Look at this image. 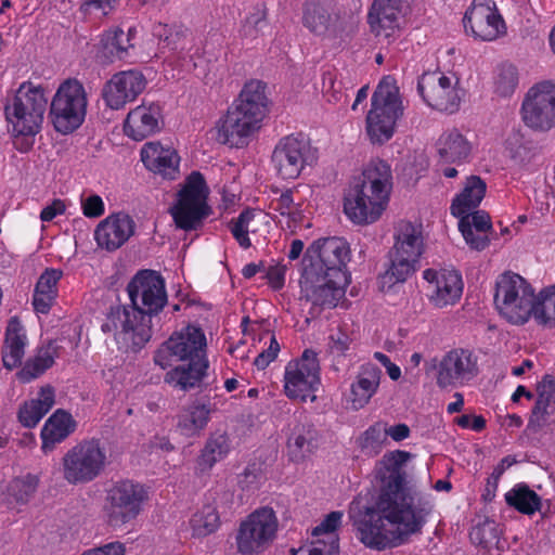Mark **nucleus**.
I'll list each match as a JSON object with an SVG mask.
<instances>
[{
	"label": "nucleus",
	"mask_w": 555,
	"mask_h": 555,
	"mask_svg": "<svg viewBox=\"0 0 555 555\" xmlns=\"http://www.w3.org/2000/svg\"><path fill=\"white\" fill-rule=\"evenodd\" d=\"M302 25L315 36H325L335 28L336 18L319 0H306L302 5Z\"/></svg>",
	"instance_id": "ea45409f"
},
{
	"label": "nucleus",
	"mask_w": 555,
	"mask_h": 555,
	"mask_svg": "<svg viewBox=\"0 0 555 555\" xmlns=\"http://www.w3.org/2000/svg\"><path fill=\"white\" fill-rule=\"evenodd\" d=\"M406 451L384 454L379 462V490L375 503L354 519L358 539L369 548L384 551L420 533L434 511L433 494L406 480Z\"/></svg>",
	"instance_id": "f257e3e1"
},
{
	"label": "nucleus",
	"mask_w": 555,
	"mask_h": 555,
	"mask_svg": "<svg viewBox=\"0 0 555 555\" xmlns=\"http://www.w3.org/2000/svg\"><path fill=\"white\" fill-rule=\"evenodd\" d=\"M267 26V9L263 3L256 4L248 12L242 26V34L245 37H257Z\"/></svg>",
	"instance_id": "4d7b16f0"
},
{
	"label": "nucleus",
	"mask_w": 555,
	"mask_h": 555,
	"mask_svg": "<svg viewBox=\"0 0 555 555\" xmlns=\"http://www.w3.org/2000/svg\"><path fill=\"white\" fill-rule=\"evenodd\" d=\"M206 336L203 330L195 325H188L180 332H175L154 354V362L162 369H167L173 362L207 359Z\"/></svg>",
	"instance_id": "dca6fc26"
},
{
	"label": "nucleus",
	"mask_w": 555,
	"mask_h": 555,
	"mask_svg": "<svg viewBox=\"0 0 555 555\" xmlns=\"http://www.w3.org/2000/svg\"><path fill=\"white\" fill-rule=\"evenodd\" d=\"M321 386V365L319 353L307 348L301 356L291 360L284 370V393L291 400L307 402L317 400Z\"/></svg>",
	"instance_id": "9d476101"
},
{
	"label": "nucleus",
	"mask_w": 555,
	"mask_h": 555,
	"mask_svg": "<svg viewBox=\"0 0 555 555\" xmlns=\"http://www.w3.org/2000/svg\"><path fill=\"white\" fill-rule=\"evenodd\" d=\"M550 408L551 405L543 402L540 403V400L537 399L534 406L532 408L531 411L528 427L533 429L543 427L546 423V417L551 413L548 410Z\"/></svg>",
	"instance_id": "69168bd1"
},
{
	"label": "nucleus",
	"mask_w": 555,
	"mask_h": 555,
	"mask_svg": "<svg viewBox=\"0 0 555 555\" xmlns=\"http://www.w3.org/2000/svg\"><path fill=\"white\" fill-rule=\"evenodd\" d=\"M88 96L82 82L76 78L60 83L50 104L49 116L54 129L62 134L77 130L87 115Z\"/></svg>",
	"instance_id": "1a4fd4ad"
},
{
	"label": "nucleus",
	"mask_w": 555,
	"mask_h": 555,
	"mask_svg": "<svg viewBox=\"0 0 555 555\" xmlns=\"http://www.w3.org/2000/svg\"><path fill=\"white\" fill-rule=\"evenodd\" d=\"M44 88L24 81L4 106L9 132L14 138H24L20 152H27L34 144V137L40 132L48 99Z\"/></svg>",
	"instance_id": "20e7f679"
},
{
	"label": "nucleus",
	"mask_w": 555,
	"mask_h": 555,
	"mask_svg": "<svg viewBox=\"0 0 555 555\" xmlns=\"http://www.w3.org/2000/svg\"><path fill=\"white\" fill-rule=\"evenodd\" d=\"M146 78L139 69H127L114 74L102 89V98L112 109H120L133 102L145 89Z\"/></svg>",
	"instance_id": "aec40b11"
},
{
	"label": "nucleus",
	"mask_w": 555,
	"mask_h": 555,
	"mask_svg": "<svg viewBox=\"0 0 555 555\" xmlns=\"http://www.w3.org/2000/svg\"><path fill=\"white\" fill-rule=\"evenodd\" d=\"M286 270L287 266L280 262L268 267L266 278L272 289L280 291L284 287Z\"/></svg>",
	"instance_id": "0e129e2a"
},
{
	"label": "nucleus",
	"mask_w": 555,
	"mask_h": 555,
	"mask_svg": "<svg viewBox=\"0 0 555 555\" xmlns=\"http://www.w3.org/2000/svg\"><path fill=\"white\" fill-rule=\"evenodd\" d=\"M392 253L420 261L424 251V237L421 224L400 221L396 228Z\"/></svg>",
	"instance_id": "e433bc0d"
},
{
	"label": "nucleus",
	"mask_w": 555,
	"mask_h": 555,
	"mask_svg": "<svg viewBox=\"0 0 555 555\" xmlns=\"http://www.w3.org/2000/svg\"><path fill=\"white\" fill-rule=\"evenodd\" d=\"M403 112L396 79L385 76L372 94L371 108L365 117V132L371 143L383 145L388 142L393 137Z\"/></svg>",
	"instance_id": "39448f33"
},
{
	"label": "nucleus",
	"mask_w": 555,
	"mask_h": 555,
	"mask_svg": "<svg viewBox=\"0 0 555 555\" xmlns=\"http://www.w3.org/2000/svg\"><path fill=\"white\" fill-rule=\"evenodd\" d=\"M208 186L199 171H192L177 194V199L170 208V215L176 227L183 231L197 230L203 221L211 214L207 203Z\"/></svg>",
	"instance_id": "6e6552de"
},
{
	"label": "nucleus",
	"mask_w": 555,
	"mask_h": 555,
	"mask_svg": "<svg viewBox=\"0 0 555 555\" xmlns=\"http://www.w3.org/2000/svg\"><path fill=\"white\" fill-rule=\"evenodd\" d=\"M317 160V150L302 133L282 137L274 146L271 156L276 175L284 180L297 179L306 166Z\"/></svg>",
	"instance_id": "4468645a"
},
{
	"label": "nucleus",
	"mask_w": 555,
	"mask_h": 555,
	"mask_svg": "<svg viewBox=\"0 0 555 555\" xmlns=\"http://www.w3.org/2000/svg\"><path fill=\"white\" fill-rule=\"evenodd\" d=\"M140 156L150 171L170 180L178 177L180 156L173 147L159 142H147L142 146Z\"/></svg>",
	"instance_id": "bb28decb"
},
{
	"label": "nucleus",
	"mask_w": 555,
	"mask_h": 555,
	"mask_svg": "<svg viewBox=\"0 0 555 555\" xmlns=\"http://www.w3.org/2000/svg\"><path fill=\"white\" fill-rule=\"evenodd\" d=\"M436 150L441 163L461 165L468 162L472 144L460 130L452 128L440 134Z\"/></svg>",
	"instance_id": "7c9ffc66"
},
{
	"label": "nucleus",
	"mask_w": 555,
	"mask_h": 555,
	"mask_svg": "<svg viewBox=\"0 0 555 555\" xmlns=\"http://www.w3.org/2000/svg\"><path fill=\"white\" fill-rule=\"evenodd\" d=\"M535 298L534 289L521 275L508 271L496 279L494 306L511 324L522 325L528 322Z\"/></svg>",
	"instance_id": "423d86ee"
},
{
	"label": "nucleus",
	"mask_w": 555,
	"mask_h": 555,
	"mask_svg": "<svg viewBox=\"0 0 555 555\" xmlns=\"http://www.w3.org/2000/svg\"><path fill=\"white\" fill-rule=\"evenodd\" d=\"M470 541L481 546L482 548L490 550L500 541V530L493 520L486 519L485 521L473 527L469 532Z\"/></svg>",
	"instance_id": "6e6d98bb"
},
{
	"label": "nucleus",
	"mask_w": 555,
	"mask_h": 555,
	"mask_svg": "<svg viewBox=\"0 0 555 555\" xmlns=\"http://www.w3.org/2000/svg\"><path fill=\"white\" fill-rule=\"evenodd\" d=\"M63 271L47 268L38 278L34 288L31 305L36 313L48 314L59 297V283Z\"/></svg>",
	"instance_id": "473e14b6"
},
{
	"label": "nucleus",
	"mask_w": 555,
	"mask_h": 555,
	"mask_svg": "<svg viewBox=\"0 0 555 555\" xmlns=\"http://www.w3.org/2000/svg\"><path fill=\"white\" fill-rule=\"evenodd\" d=\"M417 91L429 107L449 114L460 109L464 95L459 77L440 70L424 73L418 78Z\"/></svg>",
	"instance_id": "2eb2a0df"
},
{
	"label": "nucleus",
	"mask_w": 555,
	"mask_h": 555,
	"mask_svg": "<svg viewBox=\"0 0 555 555\" xmlns=\"http://www.w3.org/2000/svg\"><path fill=\"white\" fill-rule=\"evenodd\" d=\"M505 501L508 506L528 516L540 512L542 508V498L524 482L515 485L507 491L505 493Z\"/></svg>",
	"instance_id": "37998d69"
},
{
	"label": "nucleus",
	"mask_w": 555,
	"mask_h": 555,
	"mask_svg": "<svg viewBox=\"0 0 555 555\" xmlns=\"http://www.w3.org/2000/svg\"><path fill=\"white\" fill-rule=\"evenodd\" d=\"M539 154V146L529 141L520 143L516 149L511 151L513 160L522 167H528L533 164Z\"/></svg>",
	"instance_id": "13d9d810"
},
{
	"label": "nucleus",
	"mask_w": 555,
	"mask_h": 555,
	"mask_svg": "<svg viewBox=\"0 0 555 555\" xmlns=\"http://www.w3.org/2000/svg\"><path fill=\"white\" fill-rule=\"evenodd\" d=\"M106 460V450L100 439H85L65 453L64 478L70 485L88 483L101 475Z\"/></svg>",
	"instance_id": "f8f14e48"
},
{
	"label": "nucleus",
	"mask_w": 555,
	"mask_h": 555,
	"mask_svg": "<svg viewBox=\"0 0 555 555\" xmlns=\"http://www.w3.org/2000/svg\"><path fill=\"white\" fill-rule=\"evenodd\" d=\"M131 306L112 307L101 328L126 347L141 348L151 338V318L167 304L164 278L153 270L139 271L128 283Z\"/></svg>",
	"instance_id": "f03ea898"
},
{
	"label": "nucleus",
	"mask_w": 555,
	"mask_h": 555,
	"mask_svg": "<svg viewBox=\"0 0 555 555\" xmlns=\"http://www.w3.org/2000/svg\"><path fill=\"white\" fill-rule=\"evenodd\" d=\"M518 81V70L513 64H500L493 77L494 93L501 98H509L516 91Z\"/></svg>",
	"instance_id": "3c124183"
},
{
	"label": "nucleus",
	"mask_w": 555,
	"mask_h": 555,
	"mask_svg": "<svg viewBox=\"0 0 555 555\" xmlns=\"http://www.w3.org/2000/svg\"><path fill=\"white\" fill-rule=\"evenodd\" d=\"M55 403V390L51 385L42 386L37 397L25 401L18 409L17 418L26 428H34Z\"/></svg>",
	"instance_id": "c9c22d12"
},
{
	"label": "nucleus",
	"mask_w": 555,
	"mask_h": 555,
	"mask_svg": "<svg viewBox=\"0 0 555 555\" xmlns=\"http://www.w3.org/2000/svg\"><path fill=\"white\" fill-rule=\"evenodd\" d=\"M133 47L134 44L125 36V31L120 27L108 29L101 37L102 52L109 62L125 60L129 49Z\"/></svg>",
	"instance_id": "a18cd8bd"
},
{
	"label": "nucleus",
	"mask_w": 555,
	"mask_h": 555,
	"mask_svg": "<svg viewBox=\"0 0 555 555\" xmlns=\"http://www.w3.org/2000/svg\"><path fill=\"white\" fill-rule=\"evenodd\" d=\"M258 215L256 209L245 208L235 218H232L228 223V229L231 232L233 238L236 241L238 246L243 249L251 247V241L249 238V232H256V229H251V223Z\"/></svg>",
	"instance_id": "09e8293b"
},
{
	"label": "nucleus",
	"mask_w": 555,
	"mask_h": 555,
	"mask_svg": "<svg viewBox=\"0 0 555 555\" xmlns=\"http://www.w3.org/2000/svg\"><path fill=\"white\" fill-rule=\"evenodd\" d=\"M280 344L274 334L270 336V343L267 349L262 350L254 360V365L258 370L267 369L273 362L280 352Z\"/></svg>",
	"instance_id": "680f3d73"
},
{
	"label": "nucleus",
	"mask_w": 555,
	"mask_h": 555,
	"mask_svg": "<svg viewBox=\"0 0 555 555\" xmlns=\"http://www.w3.org/2000/svg\"><path fill=\"white\" fill-rule=\"evenodd\" d=\"M360 453L367 457L377 456L387 443L386 423L376 422L369 426L358 438Z\"/></svg>",
	"instance_id": "49530a36"
},
{
	"label": "nucleus",
	"mask_w": 555,
	"mask_h": 555,
	"mask_svg": "<svg viewBox=\"0 0 555 555\" xmlns=\"http://www.w3.org/2000/svg\"><path fill=\"white\" fill-rule=\"evenodd\" d=\"M77 428L73 415L64 409L55 410L41 428V449L44 453L52 451L56 444L63 442Z\"/></svg>",
	"instance_id": "c756f323"
},
{
	"label": "nucleus",
	"mask_w": 555,
	"mask_h": 555,
	"mask_svg": "<svg viewBox=\"0 0 555 555\" xmlns=\"http://www.w3.org/2000/svg\"><path fill=\"white\" fill-rule=\"evenodd\" d=\"M350 278L332 276L328 273H317L311 269H301L299 279L301 299L309 301L313 307L335 308L340 299L345 297L346 287Z\"/></svg>",
	"instance_id": "a211bd4d"
},
{
	"label": "nucleus",
	"mask_w": 555,
	"mask_h": 555,
	"mask_svg": "<svg viewBox=\"0 0 555 555\" xmlns=\"http://www.w3.org/2000/svg\"><path fill=\"white\" fill-rule=\"evenodd\" d=\"M208 367V359L186 361L167 371L164 382L176 390L188 392L202 386Z\"/></svg>",
	"instance_id": "cd10ccee"
},
{
	"label": "nucleus",
	"mask_w": 555,
	"mask_h": 555,
	"mask_svg": "<svg viewBox=\"0 0 555 555\" xmlns=\"http://www.w3.org/2000/svg\"><path fill=\"white\" fill-rule=\"evenodd\" d=\"M423 278L429 283V302L439 309L455 305L463 294V280L455 269H426Z\"/></svg>",
	"instance_id": "4be33fe9"
},
{
	"label": "nucleus",
	"mask_w": 555,
	"mask_h": 555,
	"mask_svg": "<svg viewBox=\"0 0 555 555\" xmlns=\"http://www.w3.org/2000/svg\"><path fill=\"white\" fill-rule=\"evenodd\" d=\"M214 410L209 400L207 402L194 401L178 416V428L188 437L199 435L208 425Z\"/></svg>",
	"instance_id": "58836bf2"
},
{
	"label": "nucleus",
	"mask_w": 555,
	"mask_h": 555,
	"mask_svg": "<svg viewBox=\"0 0 555 555\" xmlns=\"http://www.w3.org/2000/svg\"><path fill=\"white\" fill-rule=\"evenodd\" d=\"M279 520L272 507L262 506L251 512L240 522L235 534L237 553L259 555L276 538Z\"/></svg>",
	"instance_id": "9b49d317"
},
{
	"label": "nucleus",
	"mask_w": 555,
	"mask_h": 555,
	"mask_svg": "<svg viewBox=\"0 0 555 555\" xmlns=\"http://www.w3.org/2000/svg\"><path fill=\"white\" fill-rule=\"evenodd\" d=\"M486 191L487 184L480 177H468L463 190L453 198L451 203V214L453 216H462L473 211L483 199Z\"/></svg>",
	"instance_id": "a19ab883"
},
{
	"label": "nucleus",
	"mask_w": 555,
	"mask_h": 555,
	"mask_svg": "<svg viewBox=\"0 0 555 555\" xmlns=\"http://www.w3.org/2000/svg\"><path fill=\"white\" fill-rule=\"evenodd\" d=\"M350 261V247L343 237L332 236L314 241L305 251L301 269H311L317 273H328L341 279L350 278L347 263Z\"/></svg>",
	"instance_id": "ddd939ff"
},
{
	"label": "nucleus",
	"mask_w": 555,
	"mask_h": 555,
	"mask_svg": "<svg viewBox=\"0 0 555 555\" xmlns=\"http://www.w3.org/2000/svg\"><path fill=\"white\" fill-rule=\"evenodd\" d=\"M478 372L477 357L467 349H452L438 365L437 385L448 388L473 379Z\"/></svg>",
	"instance_id": "412c9836"
},
{
	"label": "nucleus",
	"mask_w": 555,
	"mask_h": 555,
	"mask_svg": "<svg viewBox=\"0 0 555 555\" xmlns=\"http://www.w3.org/2000/svg\"><path fill=\"white\" fill-rule=\"evenodd\" d=\"M82 214L87 218H99L105 212V205L100 195L92 194L81 201Z\"/></svg>",
	"instance_id": "e2e57ef3"
},
{
	"label": "nucleus",
	"mask_w": 555,
	"mask_h": 555,
	"mask_svg": "<svg viewBox=\"0 0 555 555\" xmlns=\"http://www.w3.org/2000/svg\"><path fill=\"white\" fill-rule=\"evenodd\" d=\"M531 317L543 327H555V285L545 288L540 293V298H535Z\"/></svg>",
	"instance_id": "8fccbe9b"
},
{
	"label": "nucleus",
	"mask_w": 555,
	"mask_h": 555,
	"mask_svg": "<svg viewBox=\"0 0 555 555\" xmlns=\"http://www.w3.org/2000/svg\"><path fill=\"white\" fill-rule=\"evenodd\" d=\"M149 501V488L132 479L113 481L105 489L103 513L107 524L113 528H120L134 519L143 512Z\"/></svg>",
	"instance_id": "0eeeda50"
},
{
	"label": "nucleus",
	"mask_w": 555,
	"mask_h": 555,
	"mask_svg": "<svg viewBox=\"0 0 555 555\" xmlns=\"http://www.w3.org/2000/svg\"><path fill=\"white\" fill-rule=\"evenodd\" d=\"M135 233V222L125 211L113 212L104 218L94 230L98 246L115 251L124 246Z\"/></svg>",
	"instance_id": "b1692460"
},
{
	"label": "nucleus",
	"mask_w": 555,
	"mask_h": 555,
	"mask_svg": "<svg viewBox=\"0 0 555 555\" xmlns=\"http://www.w3.org/2000/svg\"><path fill=\"white\" fill-rule=\"evenodd\" d=\"M189 525L194 538H205L216 532L220 527L217 507L210 504L204 505L191 516Z\"/></svg>",
	"instance_id": "de8ad7c7"
},
{
	"label": "nucleus",
	"mask_w": 555,
	"mask_h": 555,
	"mask_svg": "<svg viewBox=\"0 0 555 555\" xmlns=\"http://www.w3.org/2000/svg\"><path fill=\"white\" fill-rule=\"evenodd\" d=\"M229 451L230 441L227 434H211L201 451L197 465L202 470L210 469L217 462L223 460Z\"/></svg>",
	"instance_id": "c03bdc74"
},
{
	"label": "nucleus",
	"mask_w": 555,
	"mask_h": 555,
	"mask_svg": "<svg viewBox=\"0 0 555 555\" xmlns=\"http://www.w3.org/2000/svg\"><path fill=\"white\" fill-rule=\"evenodd\" d=\"M261 124L246 115L237 107L230 106L227 113L216 124V139L219 143L231 147H243L248 138L254 134Z\"/></svg>",
	"instance_id": "5701e85b"
},
{
	"label": "nucleus",
	"mask_w": 555,
	"mask_h": 555,
	"mask_svg": "<svg viewBox=\"0 0 555 555\" xmlns=\"http://www.w3.org/2000/svg\"><path fill=\"white\" fill-rule=\"evenodd\" d=\"M538 400L540 403L552 405L555 403V382L550 376H546L543 382L538 386Z\"/></svg>",
	"instance_id": "774afa93"
},
{
	"label": "nucleus",
	"mask_w": 555,
	"mask_h": 555,
	"mask_svg": "<svg viewBox=\"0 0 555 555\" xmlns=\"http://www.w3.org/2000/svg\"><path fill=\"white\" fill-rule=\"evenodd\" d=\"M38 485L39 478L36 475L16 477L7 487L8 495L18 504H26L37 491Z\"/></svg>",
	"instance_id": "864d4df0"
},
{
	"label": "nucleus",
	"mask_w": 555,
	"mask_h": 555,
	"mask_svg": "<svg viewBox=\"0 0 555 555\" xmlns=\"http://www.w3.org/2000/svg\"><path fill=\"white\" fill-rule=\"evenodd\" d=\"M338 539L331 538V541L318 539L312 542L309 548L300 547L293 555H338Z\"/></svg>",
	"instance_id": "052dcab7"
},
{
	"label": "nucleus",
	"mask_w": 555,
	"mask_h": 555,
	"mask_svg": "<svg viewBox=\"0 0 555 555\" xmlns=\"http://www.w3.org/2000/svg\"><path fill=\"white\" fill-rule=\"evenodd\" d=\"M382 377L380 369L373 363L360 366L356 380L350 386V401L354 410L364 408L377 392Z\"/></svg>",
	"instance_id": "72a5a7b5"
},
{
	"label": "nucleus",
	"mask_w": 555,
	"mask_h": 555,
	"mask_svg": "<svg viewBox=\"0 0 555 555\" xmlns=\"http://www.w3.org/2000/svg\"><path fill=\"white\" fill-rule=\"evenodd\" d=\"M524 124L533 131L547 132L555 127V82L533 85L526 93L520 108Z\"/></svg>",
	"instance_id": "f3484780"
},
{
	"label": "nucleus",
	"mask_w": 555,
	"mask_h": 555,
	"mask_svg": "<svg viewBox=\"0 0 555 555\" xmlns=\"http://www.w3.org/2000/svg\"><path fill=\"white\" fill-rule=\"evenodd\" d=\"M126 545L119 541L108 542L101 546L83 551L80 555H125Z\"/></svg>",
	"instance_id": "338daca9"
},
{
	"label": "nucleus",
	"mask_w": 555,
	"mask_h": 555,
	"mask_svg": "<svg viewBox=\"0 0 555 555\" xmlns=\"http://www.w3.org/2000/svg\"><path fill=\"white\" fill-rule=\"evenodd\" d=\"M287 453L293 462H301L318 447V430L314 425L299 423L294 426L287 439Z\"/></svg>",
	"instance_id": "4c0bfd02"
},
{
	"label": "nucleus",
	"mask_w": 555,
	"mask_h": 555,
	"mask_svg": "<svg viewBox=\"0 0 555 555\" xmlns=\"http://www.w3.org/2000/svg\"><path fill=\"white\" fill-rule=\"evenodd\" d=\"M59 356V346L54 340H49L46 345L37 349V353L28 359L17 373L22 383H30L33 379L41 376L49 370Z\"/></svg>",
	"instance_id": "79ce46f5"
},
{
	"label": "nucleus",
	"mask_w": 555,
	"mask_h": 555,
	"mask_svg": "<svg viewBox=\"0 0 555 555\" xmlns=\"http://www.w3.org/2000/svg\"><path fill=\"white\" fill-rule=\"evenodd\" d=\"M463 24L476 39L493 41L506 34V25L494 3L473 1L466 10Z\"/></svg>",
	"instance_id": "6ab92c4d"
},
{
	"label": "nucleus",
	"mask_w": 555,
	"mask_h": 555,
	"mask_svg": "<svg viewBox=\"0 0 555 555\" xmlns=\"http://www.w3.org/2000/svg\"><path fill=\"white\" fill-rule=\"evenodd\" d=\"M391 188L390 166L380 159L371 162L345 196L346 216L358 224L375 222L386 209Z\"/></svg>",
	"instance_id": "7ed1b4c3"
},
{
	"label": "nucleus",
	"mask_w": 555,
	"mask_h": 555,
	"mask_svg": "<svg viewBox=\"0 0 555 555\" xmlns=\"http://www.w3.org/2000/svg\"><path fill=\"white\" fill-rule=\"evenodd\" d=\"M402 0H374L367 12V24L377 38L390 40L399 29Z\"/></svg>",
	"instance_id": "a878e982"
},
{
	"label": "nucleus",
	"mask_w": 555,
	"mask_h": 555,
	"mask_svg": "<svg viewBox=\"0 0 555 555\" xmlns=\"http://www.w3.org/2000/svg\"><path fill=\"white\" fill-rule=\"evenodd\" d=\"M343 518V513L338 511L331 512L325 518L313 528L312 535L319 537L322 534L326 535V541H331V538L338 539L335 534L336 529L339 527Z\"/></svg>",
	"instance_id": "bf43d9fd"
},
{
	"label": "nucleus",
	"mask_w": 555,
	"mask_h": 555,
	"mask_svg": "<svg viewBox=\"0 0 555 555\" xmlns=\"http://www.w3.org/2000/svg\"><path fill=\"white\" fill-rule=\"evenodd\" d=\"M456 217L460 219L459 230L466 244L477 251L486 249L490 244L488 232L492 228L490 216L483 210H477Z\"/></svg>",
	"instance_id": "c85d7f7f"
},
{
	"label": "nucleus",
	"mask_w": 555,
	"mask_h": 555,
	"mask_svg": "<svg viewBox=\"0 0 555 555\" xmlns=\"http://www.w3.org/2000/svg\"><path fill=\"white\" fill-rule=\"evenodd\" d=\"M164 125L163 106L158 102H145L131 109L124 124L125 134L142 141L157 132Z\"/></svg>",
	"instance_id": "393cba45"
},
{
	"label": "nucleus",
	"mask_w": 555,
	"mask_h": 555,
	"mask_svg": "<svg viewBox=\"0 0 555 555\" xmlns=\"http://www.w3.org/2000/svg\"><path fill=\"white\" fill-rule=\"evenodd\" d=\"M418 263L420 261L416 259L391 251L390 267L383 278L390 284L403 283L417 270Z\"/></svg>",
	"instance_id": "603ef678"
},
{
	"label": "nucleus",
	"mask_w": 555,
	"mask_h": 555,
	"mask_svg": "<svg viewBox=\"0 0 555 555\" xmlns=\"http://www.w3.org/2000/svg\"><path fill=\"white\" fill-rule=\"evenodd\" d=\"M27 335L17 317H12L7 325L4 344L1 350L3 366L12 371L22 364L27 346Z\"/></svg>",
	"instance_id": "2f4dec72"
},
{
	"label": "nucleus",
	"mask_w": 555,
	"mask_h": 555,
	"mask_svg": "<svg viewBox=\"0 0 555 555\" xmlns=\"http://www.w3.org/2000/svg\"><path fill=\"white\" fill-rule=\"evenodd\" d=\"M270 207L282 217H286L288 219V225L301 220V205L295 203L294 191L292 189H287L282 192L279 197L273 198Z\"/></svg>",
	"instance_id": "5fc2aeb1"
},
{
	"label": "nucleus",
	"mask_w": 555,
	"mask_h": 555,
	"mask_svg": "<svg viewBox=\"0 0 555 555\" xmlns=\"http://www.w3.org/2000/svg\"><path fill=\"white\" fill-rule=\"evenodd\" d=\"M267 85L260 80H250L246 82L241 90L237 99L232 103V107H237V111L246 113L261 124L263 120L268 98L266 95Z\"/></svg>",
	"instance_id": "f704fd0d"
}]
</instances>
